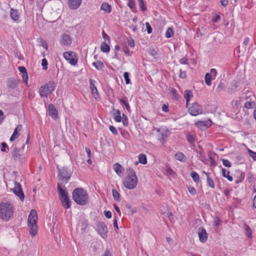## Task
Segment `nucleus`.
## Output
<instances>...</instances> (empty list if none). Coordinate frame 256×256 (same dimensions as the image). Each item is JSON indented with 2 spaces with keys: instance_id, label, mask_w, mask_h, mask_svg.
I'll list each match as a JSON object with an SVG mask.
<instances>
[{
  "instance_id": "obj_1",
  "label": "nucleus",
  "mask_w": 256,
  "mask_h": 256,
  "mask_svg": "<svg viewBox=\"0 0 256 256\" xmlns=\"http://www.w3.org/2000/svg\"><path fill=\"white\" fill-rule=\"evenodd\" d=\"M15 206L10 201H4L0 203V218L5 222L13 218Z\"/></svg>"
},
{
  "instance_id": "obj_2",
  "label": "nucleus",
  "mask_w": 256,
  "mask_h": 256,
  "mask_svg": "<svg viewBox=\"0 0 256 256\" xmlns=\"http://www.w3.org/2000/svg\"><path fill=\"white\" fill-rule=\"evenodd\" d=\"M138 183V179L134 170L131 168H126V176L123 179V184L128 190L135 188Z\"/></svg>"
},
{
  "instance_id": "obj_3",
  "label": "nucleus",
  "mask_w": 256,
  "mask_h": 256,
  "mask_svg": "<svg viewBox=\"0 0 256 256\" xmlns=\"http://www.w3.org/2000/svg\"><path fill=\"white\" fill-rule=\"evenodd\" d=\"M73 200L78 204L84 206L88 202V195L82 188H76L72 192Z\"/></svg>"
},
{
  "instance_id": "obj_4",
  "label": "nucleus",
  "mask_w": 256,
  "mask_h": 256,
  "mask_svg": "<svg viewBox=\"0 0 256 256\" xmlns=\"http://www.w3.org/2000/svg\"><path fill=\"white\" fill-rule=\"evenodd\" d=\"M38 214L34 209L32 210L28 216V226L30 228V233L32 236H36L38 234Z\"/></svg>"
},
{
  "instance_id": "obj_5",
  "label": "nucleus",
  "mask_w": 256,
  "mask_h": 256,
  "mask_svg": "<svg viewBox=\"0 0 256 256\" xmlns=\"http://www.w3.org/2000/svg\"><path fill=\"white\" fill-rule=\"evenodd\" d=\"M56 84L54 81H50L42 86L39 90L38 93L42 98H48L55 90Z\"/></svg>"
},
{
  "instance_id": "obj_6",
  "label": "nucleus",
  "mask_w": 256,
  "mask_h": 256,
  "mask_svg": "<svg viewBox=\"0 0 256 256\" xmlns=\"http://www.w3.org/2000/svg\"><path fill=\"white\" fill-rule=\"evenodd\" d=\"M58 193L60 200L62 202V206L65 209H68L70 207V201L68 197V192L62 188L60 184H58Z\"/></svg>"
},
{
  "instance_id": "obj_7",
  "label": "nucleus",
  "mask_w": 256,
  "mask_h": 256,
  "mask_svg": "<svg viewBox=\"0 0 256 256\" xmlns=\"http://www.w3.org/2000/svg\"><path fill=\"white\" fill-rule=\"evenodd\" d=\"M188 113L192 116H197L202 113V106L197 102H194L192 104H188Z\"/></svg>"
},
{
  "instance_id": "obj_8",
  "label": "nucleus",
  "mask_w": 256,
  "mask_h": 256,
  "mask_svg": "<svg viewBox=\"0 0 256 256\" xmlns=\"http://www.w3.org/2000/svg\"><path fill=\"white\" fill-rule=\"evenodd\" d=\"M64 59L72 66H75L78 61L76 54L71 51L66 52L63 54Z\"/></svg>"
},
{
  "instance_id": "obj_9",
  "label": "nucleus",
  "mask_w": 256,
  "mask_h": 256,
  "mask_svg": "<svg viewBox=\"0 0 256 256\" xmlns=\"http://www.w3.org/2000/svg\"><path fill=\"white\" fill-rule=\"evenodd\" d=\"M12 191L14 194L18 196L20 199L23 201L24 200V194L22 192L21 186L19 183L15 182L14 186L12 188Z\"/></svg>"
},
{
  "instance_id": "obj_10",
  "label": "nucleus",
  "mask_w": 256,
  "mask_h": 256,
  "mask_svg": "<svg viewBox=\"0 0 256 256\" xmlns=\"http://www.w3.org/2000/svg\"><path fill=\"white\" fill-rule=\"evenodd\" d=\"M96 228L98 234L102 238H105L107 236L108 228L104 222H99L97 224Z\"/></svg>"
},
{
  "instance_id": "obj_11",
  "label": "nucleus",
  "mask_w": 256,
  "mask_h": 256,
  "mask_svg": "<svg viewBox=\"0 0 256 256\" xmlns=\"http://www.w3.org/2000/svg\"><path fill=\"white\" fill-rule=\"evenodd\" d=\"M60 42L62 46H69L72 42V40L68 34H63L60 37Z\"/></svg>"
},
{
  "instance_id": "obj_12",
  "label": "nucleus",
  "mask_w": 256,
  "mask_h": 256,
  "mask_svg": "<svg viewBox=\"0 0 256 256\" xmlns=\"http://www.w3.org/2000/svg\"><path fill=\"white\" fill-rule=\"evenodd\" d=\"M212 122L210 120L204 121L198 120L195 122L194 124L198 128L200 129L208 128L212 126Z\"/></svg>"
},
{
  "instance_id": "obj_13",
  "label": "nucleus",
  "mask_w": 256,
  "mask_h": 256,
  "mask_svg": "<svg viewBox=\"0 0 256 256\" xmlns=\"http://www.w3.org/2000/svg\"><path fill=\"white\" fill-rule=\"evenodd\" d=\"M58 176L59 178L62 180L67 182L70 177V174L68 173L66 168H62L58 170Z\"/></svg>"
},
{
  "instance_id": "obj_14",
  "label": "nucleus",
  "mask_w": 256,
  "mask_h": 256,
  "mask_svg": "<svg viewBox=\"0 0 256 256\" xmlns=\"http://www.w3.org/2000/svg\"><path fill=\"white\" fill-rule=\"evenodd\" d=\"M82 0H68V4L70 10L78 9L82 4Z\"/></svg>"
},
{
  "instance_id": "obj_15",
  "label": "nucleus",
  "mask_w": 256,
  "mask_h": 256,
  "mask_svg": "<svg viewBox=\"0 0 256 256\" xmlns=\"http://www.w3.org/2000/svg\"><path fill=\"white\" fill-rule=\"evenodd\" d=\"M198 236L199 240L202 242H205L208 240V234L204 228H199Z\"/></svg>"
},
{
  "instance_id": "obj_16",
  "label": "nucleus",
  "mask_w": 256,
  "mask_h": 256,
  "mask_svg": "<svg viewBox=\"0 0 256 256\" xmlns=\"http://www.w3.org/2000/svg\"><path fill=\"white\" fill-rule=\"evenodd\" d=\"M48 114L54 120H56L58 116L57 110L52 104H50L48 106Z\"/></svg>"
},
{
  "instance_id": "obj_17",
  "label": "nucleus",
  "mask_w": 256,
  "mask_h": 256,
  "mask_svg": "<svg viewBox=\"0 0 256 256\" xmlns=\"http://www.w3.org/2000/svg\"><path fill=\"white\" fill-rule=\"evenodd\" d=\"M22 130V126L21 124H19L16 127L10 138V142H13L18 138L20 136L19 132H20Z\"/></svg>"
},
{
  "instance_id": "obj_18",
  "label": "nucleus",
  "mask_w": 256,
  "mask_h": 256,
  "mask_svg": "<svg viewBox=\"0 0 256 256\" xmlns=\"http://www.w3.org/2000/svg\"><path fill=\"white\" fill-rule=\"evenodd\" d=\"M96 81L93 80H90V88L92 94L96 98L99 97V94L98 92L97 88L95 86Z\"/></svg>"
},
{
  "instance_id": "obj_19",
  "label": "nucleus",
  "mask_w": 256,
  "mask_h": 256,
  "mask_svg": "<svg viewBox=\"0 0 256 256\" xmlns=\"http://www.w3.org/2000/svg\"><path fill=\"white\" fill-rule=\"evenodd\" d=\"M19 80L16 78H10L8 80V87L11 89L15 88L18 84Z\"/></svg>"
},
{
  "instance_id": "obj_20",
  "label": "nucleus",
  "mask_w": 256,
  "mask_h": 256,
  "mask_svg": "<svg viewBox=\"0 0 256 256\" xmlns=\"http://www.w3.org/2000/svg\"><path fill=\"white\" fill-rule=\"evenodd\" d=\"M114 170L119 176H121L124 170V168L118 163H116L114 165Z\"/></svg>"
},
{
  "instance_id": "obj_21",
  "label": "nucleus",
  "mask_w": 256,
  "mask_h": 256,
  "mask_svg": "<svg viewBox=\"0 0 256 256\" xmlns=\"http://www.w3.org/2000/svg\"><path fill=\"white\" fill-rule=\"evenodd\" d=\"M202 173L205 174L206 176V182L208 185L211 188H214L215 184L213 180L210 177V174L208 172L202 171Z\"/></svg>"
},
{
  "instance_id": "obj_22",
  "label": "nucleus",
  "mask_w": 256,
  "mask_h": 256,
  "mask_svg": "<svg viewBox=\"0 0 256 256\" xmlns=\"http://www.w3.org/2000/svg\"><path fill=\"white\" fill-rule=\"evenodd\" d=\"M12 156L15 160H22L24 157L20 153V150H14L12 154Z\"/></svg>"
},
{
  "instance_id": "obj_23",
  "label": "nucleus",
  "mask_w": 256,
  "mask_h": 256,
  "mask_svg": "<svg viewBox=\"0 0 256 256\" xmlns=\"http://www.w3.org/2000/svg\"><path fill=\"white\" fill-rule=\"evenodd\" d=\"M184 97L186 100V107H188V104L193 97V94L192 91L186 90L184 92Z\"/></svg>"
},
{
  "instance_id": "obj_24",
  "label": "nucleus",
  "mask_w": 256,
  "mask_h": 256,
  "mask_svg": "<svg viewBox=\"0 0 256 256\" xmlns=\"http://www.w3.org/2000/svg\"><path fill=\"white\" fill-rule=\"evenodd\" d=\"M174 158L180 162H184L186 160V156L185 155L181 152H178L174 154Z\"/></svg>"
},
{
  "instance_id": "obj_25",
  "label": "nucleus",
  "mask_w": 256,
  "mask_h": 256,
  "mask_svg": "<svg viewBox=\"0 0 256 256\" xmlns=\"http://www.w3.org/2000/svg\"><path fill=\"white\" fill-rule=\"evenodd\" d=\"M92 64L98 70H101L104 68V64L100 60H96L92 62Z\"/></svg>"
},
{
  "instance_id": "obj_26",
  "label": "nucleus",
  "mask_w": 256,
  "mask_h": 256,
  "mask_svg": "<svg viewBox=\"0 0 256 256\" xmlns=\"http://www.w3.org/2000/svg\"><path fill=\"white\" fill-rule=\"evenodd\" d=\"M138 162L142 164H147V158L146 154H140L138 155ZM138 162H136V164H137Z\"/></svg>"
},
{
  "instance_id": "obj_27",
  "label": "nucleus",
  "mask_w": 256,
  "mask_h": 256,
  "mask_svg": "<svg viewBox=\"0 0 256 256\" xmlns=\"http://www.w3.org/2000/svg\"><path fill=\"white\" fill-rule=\"evenodd\" d=\"M10 16L11 18L14 21L18 20L20 16L17 10L12 8L10 10Z\"/></svg>"
},
{
  "instance_id": "obj_28",
  "label": "nucleus",
  "mask_w": 256,
  "mask_h": 256,
  "mask_svg": "<svg viewBox=\"0 0 256 256\" xmlns=\"http://www.w3.org/2000/svg\"><path fill=\"white\" fill-rule=\"evenodd\" d=\"M119 100L121 104H123L125 106L126 110L128 112H130V107L128 102V98L126 97L125 96L122 98H120Z\"/></svg>"
},
{
  "instance_id": "obj_29",
  "label": "nucleus",
  "mask_w": 256,
  "mask_h": 256,
  "mask_svg": "<svg viewBox=\"0 0 256 256\" xmlns=\"http://www.w3.org/2000/svg\"><path fill=\"white\" fill-rule=\"evenodd\" d=\"M100 9L106 12L107 13H110L112 10L111 6L109 4H108V3H106V2H104V3L102 4L101 7H100Z\"/></svg>"
},
{
  "instance_id": "obj_30",
  "label": "nucleus",
  "mask_w": 256,
  "mask_h": 256,
  "mask_svg": "<svg viewBox=\"0 0 256 256\" xmlns=\"http://www.w3.org/2000/svg\"><path fill=\"white\" fill-rule=\"evenodd\" d=\"M190 176L192 180L196 183H198L200 182V177L198 173L194 171L192 172Z\"/></svg>"
},
{
  "instance_id": "obj_31",
  "label": "nucleus",
  "mask_w": 256,
  "mask_h": 256,
  "mask_svg": "<svg viewBox=\"0 0 256 256\" xmlns=\"http://www.w3.org/2000/svg\"><path fill=\"white\" fill-rule=\"evenodd\" d=\"M222 175L224 177L226 178L229 181L232 180V177L230 176V172L227 171L225 168H222Z\"/></svg>"
},
{
  "instance_id": "obj_32",
  "label": "nucleus",
  "mask_w": 256,
  "mask_h": 256,
  "mask_svg": "<svg viewBox=\"0 0 256 256\" xmlns=\"http://www.w3.org/2000/svg\"><path fill=\"white\" fill-rule=\"evenodd\" d=\"M244 229L246 231V234L248 238H252V231L250 227L246 224H244Z\"/></svg>"
},
{
  "instance_id": "obj_33",
  "label": "nucleus",
  "mask_w": 256,
  "mask_h": 256,
  "mask_svg": "<svg viewBox=\"0 0 256 256\" xmlns=\"http://www.w3.org/2000/svg\"><path fill=\"white\" fill-rule=\"evenodd\" d=\"M238 176L236 180V183L238 184L239 182H240L244 180L245 178V173L242 172H238Z\"/></svg>"
},
{
  "instance_id": "obj_34",
  "label": "nucleus",
  "mask_w": 256,
  "mask_h": 256,
  "mask_svg": "<svg viewBox=\"0 0 256 256\" xmlns=\"http://www.w3.org/2000/svg\"><path fill=\"white\" fill-rule=\"evenodd\" d=\"M100 50L102 52H109L110 50V47L108 44L106 42H103L100 46Z\"/></svg>"
},
{
  "instance_id": "obj_35",
  "label": "nucleus",
  "mask_w": 256,
  "mask_h": 256,
  "mask_svg": "<svg viewBox=\"0 0 256 256\" xmlns=\"http://www.w3.org/2000/svg\"><path fill=\"white\" fill-rule=\"evenodd\" d=\"M121 113L120 110H116L114 118L116 122H120L122 120Z\"/></svg>"
},
{
  "instance_id": "obj_36",
  "label": "nucleus",
  "mask_w": 256,
  "mask_h": 256,
  "mask_svg": "<svg viewBox=\"0 0 256 256\" xmlns=\"http://www.w3.org/2000/svg\"><path fill=\"white\" fill-rule=\"evenodd\" d=\"M213 78H212V76L210 74V73H206L204 77V80L206 84L210 86L212 84V80Z\"/></svg>"
},
{
  "instance_id": "obj_37",
  "label": "nucleus",
  "mask_w": 256,
  "mask_h": 256,
  "mask_svg": "<svg viewBox=\"0 0 256 256\" xmlns=\"http://www.w3.org/2000/svg\"><path fill=\"white\" fill-rule=\"evenodd\" d=\"M174 32L172 27L168 28L166 32V38H170L174 36Z\"/></svg>"
},
{
  "instance_id": "obj_38",
  "label": "nucleus",
  "mask_w": 256,
  "mask_h": 256,
  "mask_svg": "<svg viewBox=\"0 0 256 256\" xmlns=\"http://www.w3.org/2000/svg\"><path fill=\"white\" fill-rule=\"evenodd\" d=\"M112 194L114 200L119 202L120 200V194L119 192L116 190L113 189L112 190Z\"/></svg>"
},
{
  "instance_id": "obj_39",
  "label": "nucleus",
  "mask_w": 256,
  "mask_h": 256,
  "mask_svg": "<svg viewBox=\"0 0 256 256\" xmlns=\"http://www.w3.org/2000/svg\"><path fill=\"white\" fill-rule=\"evenodd\" d=\"M122 122L124 126H127L128 124V120L127 116L125 114H122Z\"/></svg>"
},
{
  "instance_id": "obj_40",
  "label": "nucleus",
  "mask_w": 256,
  "mask_h": 256,
  "mask_svg": "<svg viewBox=\"0 0 256 256\" xmlns=\"http://www.w3.org/2000/svg\"><path fill=\"white\" fill-rule=\"evenodd\" d=\"M166 134L162 132H160L159 134L158 139L160 142L163 143L165 142V140H166Z\"/></svg>"
},
{
  "instance_id": "obj_41",
  "label": "nucleus",
  "mask_w": 256,
  "mask_h": 256,
  "mask_svg": "<svg viewBox=\"0 0 256 256\" xmlns=\"http://www.w3.org/2000/svg\"><path fill=\"white\" fill-rule=\"evenodd\" d=\"M42 66L44 70L48 69V62L46 58H44L42 60Z\"/></svg>"
},
{
  "instance_id": "obj_42",
  "label": "nucleus",
  "mask_w": 256,
  "mask_h": 256,
  "mask_svg": "<svg viewBox=\"0 0 256 256\" xmlns=\"http://www.w3.org/2000/svg\"><path fill=\"white\" fill-rule=\"evenodd\" d=\"M248 152L250 156L253 159V160L256 161V152H254L250 149L248 150Z\"/></svg>"
},
{
  "instance_id": "obj_43",
  "label": "nucleus",
  "mask_w": 256,
  "mask_h": 256,
  "mask_svg": "<svg viewBox=\"0 0 256 256\" xmlns=\"http://www.w3.org/2000/svg\"><path fill=\"white\" fill-rule=\"evenodd\" d=\"M220 20V16L217 14H214L213 15L212 22H218Z\"/></svg>"
},
{
  "instance_id": "obj_44",
  "label": "nucleus",
  "mask_w": 256,
  "mask_h": 256,
  "mask_svg": "<svg viewBox=\"0 0 256 256\" xmlns=\"http://www.w3.org/2000/svg\"><path fill=\"white\" fill-rule=\"evenodd\" d=\"M124 80L126 81V84H128L130 83V79L129 78V74L128 72H124Z\"/></svg>"
},
{
  "instance_id": "obj_45",
  "label": "nucleus",
  "mask_w": 256,
  "mask_h": 256,
  "mask_svg": "<svg viewBox=\"0 0 256 256\" xmlns=\"http://www.w3.org/2000/svg\"><path fill=\"white\" fill-rule=\"evenodd\" d=\"M222 161L224 166L228 168H230L232 166V164L228 160L226 159H222Z\"/></svg>"
},
{
  "instance_id": "obj_46",
  "label": "nucleus",
  "mask_w": 256,
  "mask_h": 256,
  "mask_svg": "<svg viewBox=\"0 0 256 256\" xmlns=\"http://www.w3.org/2000/svg\"><path fill=\"white\" fill-rule=\"evenodd\" d=\"M139 6L140 10L142 11L146 10V6L144 4V2L143 0H139Z\"/></svg>"
},
{
  "instance_id": "obj_47",
  "label": "nucleus",
  "mask_w": 256,
  "mask_h": 256,
  "mask_svg": "<svg viewBox=\"0 0 256 256\" xmlns=\"http://www.w3.org/2000/svg\"><path fill=\"white\" fill-rule=\"evenodd\" d=\"M189 192L192 196L196 194V191L195 188L193 186H188V188Z\"/></svg>"
},
{
  "instance_id": "obj_48",
  "label": "nucleus",
  "mask_w": 256,
  "mask_h": 256,
  "mask_svg": "<svg viewBox=\"0 0 256 256\" xmlns=\"http://www.w3.org/2000/svg\"><path fill=\"white\" fill-rule=\"evenodd\" d=\"M128 5L130 9L136 8V4L134 0H129Z\"/></svg>"
},
{
  "instance_id": "obj_49",
  "label": "nucleus",
  "mask_w": 256,
  "mask_h": 256,
  "mask_svg": "<svg viewBox=\"0 0 256 256\" xmlns=\"http://www.w3.org/2000/svg\"><path fill=\"white\" fill-rule=\"evenodd\" d=\"M40 45H41L46 50H48V46L46 42L43 39L41 38L40 40Z\"/></svg>"
},
{
  "instance_id": "obj_50",
  "label": "nucleus",
  "mask_w": 256,
  "mask_h": 256,
  "mask_svg": "<svg viewBox=\"0 0 256 256\" xmlns=\"http://www.w3.org/2000/svg\"><path fill=\"white\" fill-rule=\"evenodd\" d=\"M186 138L188 142L191 144H192L195 142L194 137L192 135L188 134Z\"/></svg>"
},
{
  "instance_id": "obj_51",
  "label": "nucleus",
  "mask_w": 256,
  "mask_h": 256,
  "mask_svg": "<svg viewBox=\"0 0 256 256\" xmlns=\"http://www.w3.org/2000/svg\"><path fill=\"white\" fill-rule=\"evenodd\" d=\"M210 74L212 76V78H213V80H214L217 75V71L215 68H212L210 70Z\"/></svg>"
},
{
  "instance_id": "obj_52",
  "label": "nucleus",
  "mask_w": 256,
  "mask_h": 256,
  "mask_svg": "<svg viewBox=\"0 0 256 256\" xmlns=\"http://www.w3.org/2000/svg\"><path fill=\"white\" fill-rule=\"evenodd\" d=\"M22 80H23L24 83L26 86H28V73H25V74H22Z\"/></svg>"
},
{
  "instance_id": "obj_53",
  "label": "nucleus",
  "mask_w": 256,
  "mask_h": 256,
  "mask_svg": "<svg viewBox=\"0 0 256 256\" xmlns=\"http://www.w3.org/2000/svg\"><path fill=\"white\" fill-rule=\"evenodd\" d=\"M2 148L1 150L3 152H7L8 150V147L6 142H2Z\"/></svg>"
},
{
  "instance_id": "obj_54",
  "label": "nucleus",
  "mask_w": 256,
  "mask_h": 256,
  "mask_svg": "<svg viewBox=\"0 0 256 256\" xmlns=\"http://www.w3.org/2000/svg\"><path fill=\"white\" fill-rule=\"evenodd\" d=\"M146 26L147 30V32L148 34H150L152 32V28L151 27V26L150 25V23L148 22H146Z\"/></svg>"
},
{
  "instance_id": "obj_55",
  "label": "nucleus",
  "mask_w": 256,
  "mask_h": 256,
  "mask_svg": "<svg viewBox=\"0 0 256 256\" xmlns=\"http://www.w3.org/2000/svg\"><path fill=\"white\" fill-rule=\"evenodd\" d=\"M109 129L110 131L114 135H116L118 134V130L115 127H114L112 126H110L109 128Z\"/></svg>"
},
{
  "instance_id": "obj_56",
  "label": "nucleus",
  "mask_w": 256,
  "mask_h": 256,
  "mask_svg": "<svg viewBox=\"0 0 256 256\" xmlns=\"http://www.w3.org/2000/svg\"><path fill=\"white\" fill-rule=\"evenodd\" d=\"M180 63L182 64H188V58L187 57L185 56L180 59Z\"/></svg>"
},
{
  "instance_id": "obj_57",
  "label": "nucleus",
  "mask_w": 256,
  "mask_h": 256,
  "mask_svg": "<svg viewBox=\"0 0 256 256\" xmlns=\"http://www.w3.org/2000/svg\"><path fill=\"white\" fill-rule=\"evenodd\" d=\"M253 105V103L250 101L246 102L244 104V107L248 109L251 108Z\"/></svg>"
},
{
  "instance_id": "obj_58",
  "label": "nucleus",
  "mask_w": 256,
  "mask_h": 256,
  "mask_svg": "<svg viewBox=\"0 0 256 256\" xmlns=\"http://www.w3.org/2000/svg\"><path fill=\"white\" fill-rule=\"evenodd\" d=\"M162 110L165 112H168L169 111L168 104H164L162 105Z\"/></svg>"
},
{
  "instance_id": "obj_59",
  "label": "nucleus",
  "mask_w": 256,
  "mask_h": 256,
  "mask_svg": "<svg viewBox=\"0 0 256 256\" xmlns=\"http://www.w3.org/2000/svg\"><path fill=\"white\" fill-rule=\"evenodd\" d=\"M215 226H219L222 224V221L220 218H216L214 221Z\"/></svg>"
},
{
  "instance_id": "obj_60",
  "label": "nucleus",
  "mask_w": 256,
  "mask_h": 256,
  "mask_svg": "<svg viewBox=\"0 0 256 256\" xmlns=\"http://www.w3.org/2000/svg\"><path fill=\"white\" fill-rule=\"evenodd\" d=\"M104 215L107 218H110L112 216V212L110 210L104 212Z\"/></svg>"
},
{
  "instance_id": "obj_61",
  "label": "nucleus",
  "mask_w": 256,
  "mask_h": 256,
  "mask_svg": "<svg viewBox=\"0 0 256 256\" xmlns=\"http://www.w3.org/2000/svg\"><path fill=\"white\" fill-rule=\"evenodd\" d=\"M18 69L20 72L22 73V74H25V73H27L26 70L24 66H19Z\"/></svg>"
},
{
  "instance_id": "obj_62",
  "label": "nucleus",
  "mask_w": 256,
  "mask_h": 256,
  "mask_svg": "<svg viewBox=\"0 0 256 256\" xmlns=\"http://www.w3.org/2000/svg\"><path fill=\"white\" fill-rule=\"evenodd\" d=\"M220 4L224 7H226L228 3V0H220Z\"/></svg>"
},
{
  "instance_id": "obj_63",
  "label": "nucleus",
  "mask_w": 256,
  "mask_h": 256,
  "mask_svg": "<svg viewBox=\"0 0 256 256\" xmlns=\"http://www.w3.org/2000/svg\"><path fill=\"white\" fill-rule=\"evenodd\" d=\"M102 37L105 40H108L109 42L110 41L109 36L104 32H102Z\"/></svg>"
},
{
  "instance_id": "obj_64",
  "label": "nucleus",
  "mask_w": 256,
  "mask_h": 256,
  "mask_svg": "<svg viewBox=\"0 0 256 256\" xmlns=\"http://www.w3.org/2000/svg\"><path fill=\"white\" fill-rule=\"evenodd\" d=\"M250 42V38L248 37H246L244 38L242 44L245 46V48H246V46Z\"/></svg>"
}]
</instances>
